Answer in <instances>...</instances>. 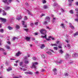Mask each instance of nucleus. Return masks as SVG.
<instances>
[{"label": "nucleus", "instance_id": "393cba45", "mask_svg": "<svg viewBox=\"0 0 78 78\" xmlns=\"http://www.w3.org/2000/svg\"><path fill=\"white\" fill-rule=\"evenodd\" d=\"M46 20H50V18L48 16H47L45 18Z\"/></svg>", "mask_w": 78, "mask_h": 78}, {"label": "nucleus", "instance_id": "20e7f679", "mask_svg": "<svg viewBox=\"0 0 78 78\" xmlns=\"http://www.w3.org/2000/svg\"><path fill=\"white\" fill-rule=\"evenodd\" d=\"M53 71L54 73V75H56L57 74V70H56V69H53Z\"/></svg>", "mask_w": 78, "mask_h": 78}, {"label": "nucleus", "instance_id": "5701e85b", "mask_svg": "<svg viewBox=\"0 0 78 78\" xmlns=\"http://www.w3.org/2000/svg\"><path fill=\"white\" fill-rule=\"evenodd\" d=\"M43 8H44V9H47V8H48V6H47V5H45L43 6Z\"/></svg>", "mask_w": 78, "mask_h": 78}, {"label": "nucleus", "instance_id": "37998d69", "mask_svg": "<svg viewBox=\"0 0 78 78\" xmlns=\"http://www.w3.org/2000/svg\"><path fill=\"white\" fill-rule=\"evenodd\" d=\"M57 5H58V4L56 3H55V4H53V6H56Z\"/></svg>", "mask_w": 78, "mask_h": 78}, {"label": "nucleus", "instance_id": "69168bd1", "mask_svg": "<svg viewBox=\"0 0 78 78\" xmlns=\"http://www.w3.org/2000/svg\"><path fill=\"white\" fill-rule=\"evenodd\" d=\"M3 54L4 55H6V53L3 52Z\"/></svg>", "mask_w": 78, "mask_h": 78}, {"label": "nucleus", "instance_id": "2eb2a0df", "mask_svg": "<svg viewBox=\"0 0 78 78\" xmlns=\"http://www.w3.org/2000/svg\"><path fill=\"white\" fill-rule=\"evenodd\" d=\"M21 54V53L20 51H19L16 54V56H19L20 54Z\"/></svg>", "mask_w": 78, "mask_h": 78}, {"label": "nucleus", "instance_id": "4c0bfd02", "mask_svg": "<svg viewBox=\"0 0 78 78\" xmlns=\"http://www.w3.org/2000/svg\"><path fill=\"white\" fill-rule=\"evenodd\" d=\"M45 70L44 69H42L41 71V72H45Z\"/></svg>", "mask_w": 78, "mask_h": 78}, {"label": "nucleus", "instance_id": "79ce46f5", "mask_svg": "<svg viewBox=\"0 0 78 78\" xmlns=\"http://www.w3.org/2000/svg\"><path fill=\"white\" fill-rule=\"evenodd\" d=\"M43 3L44 4H45V3H46V1L45 0H43Z\"/></svg>", "mask_w": 78, "mask_h": 78}, {"label": "nucleus", "instance_id": "0eeeda50", "mask_svg": "<svg viewBox=\"0 0 78 78\" xmlns=\"http://www.w3.org/2000/svg\"><path fill=\"white\" fill-rule=\"evenodd\" d=\"M27 11L29 15H30L31 16H33V13H31V12H30V11H29L28 10H27Z\"/></svg>", "mask_w": 78, "mask_h": 78}, {"label": "nucleus", "instance_id": "bb28decb", "mask_svg": "<svg viewBox=\"0 0 78 78\" xmlns=\"http://www.w3.org/2000/svg\"><path fill=\"white\" fill-rule=\"evenodd\" d=\"M59 53H61V54H62V53H63V51L61 49L59 50Z\"/></svg>", "mask_w": 78, "mask_h": 78}, {"label": "nucleus", "instance_id": "7c9ffc66", "mask_svg": "<svg viewBox=\"0 0 78 78\" xmlns=\"http://www.w3.org/2000/svg\"><path fill=\"white\" fill-rule=\"evenodd\" d=\"M16 28L17 29H19V28H20V27H19V25H16Z\"/></svg>", "mask_w": 78, "mask_h": 78}, {"label": "nucleus", "instance_id": "1a4fd4ad", "mask_svg": "<svg viewBox=\"0 0 78 78\" xmlns=\"http://www.w3.org/2000/svg\"><path fill=\"white\" fill-rule=\"evenodd\" d=\"M30 39H31V37H26V39L27 41H30Z\"/></svg>", "mask_w": 78, "mask_h": 78}, {"label": "nucleus", "instance_id": "c756f323", "mask_svg": "<svg viewBox=\"0 0 78 78\" xmlns=\"http://www.w3.org/2000/svg\"><path fill=\"white\" fill-rule=\"evenodd\" d=\"M76 16V17H77L78 19L76 18L74 20H75V21H76V22H78V16Z\"/></svg>", "mask_w": 78, "mask_h": 78}, {"label": "nucleus", "instance_id": "052dcab7", "mask_svg": "<svg viewBox=\"0 0 78 78\" xmlns=\"http://www.w3.org/2000/svg\"><path fill=\"white\" fill-rule=\"evenodd\" d=\"M31 40L32 41H34V40H35V38H32Z\"/></svg>", "mask_w": 78, "mask_h": 78}, {"label": "nucleus", "instance_id": "f3484780", "mask_svg": "<svg viewBox=\"0 0 78 78\" xmlns=\"http://www.w3.org/2000/svg\"><path fill=\"white\" fill-rule=\"evenodd\" d=\"M10 9V7H6L4 8L5 10H8V9Z\"/></svg>", "mask_w": 78, "mask_h": 78}, {"label": "nucleus", "instance_id": "ddd939ff", "mask_svg": "<svg viewBox=\"0 0 78 78\" xmlns=\"http://www.w3.org/2000/svg\"><path fill=\"white\" fill-rule=\"evenodd\" d=\"M44 47H45V45H44V44H41L40 48H41V49H43Z\"/></svg>", "mask_w": 78, "mask_h": 78}, {"label": "nucleus", "instance_id": "680f3d73", "mask_svg": "<svg viewBox=\"0 0 78 78\" xmlns=\"http://www.w3.org/2000/svg\"><path fill=\"white\" fill-rule=\"evenodd\" d=\"M14 66H18V65H17V64H14Z\"/></svg>", "mask_w": 78, "mask_h": 78}, {"label": "nucleus", "instance_id": "39448f33", "mask_svg": "<svg viewBox=\"0 0 78 78\" xmlns=\"http://www.w3.org/2000/svg\"><path fill=\"white\" fill-rule=\"evenodd\" d=\"M0 20H1L2 22H3V23L6 22V20L5 19L3 18H0Z\"/></svg>", "mask_w": 78, "mask_h": 78}, {"label": "nucleus", "instance_id": "ea45409f", "mask_svg": "<svg viewBox=\"0 0 78 78\" xmlns=\"http://www.w3.org/2000/svg\"><path fill=\"white\" fill-rule=\"evenodd\" d=\"M41 57H42V58H45V55H41Z\"/></svg>", "mask_w": 78, "mask_h": 78}, {"label": "nucleus", "instance_id": "8fccbe9b", "mask_svg": "<svg viewBox=\"0 0 78 78\" xmlns=\"http://www.w3.org/2000/svg\"><path fill=\"white\" fill-rule=\"evenodd\" d=\"M30 26H33V25H34V24H33V23H31L30 24Z\"/></svg>", "mask_w": 78, "mask_h": 78}, {"label": "nucleus", "instance_id": "c03bdc74", "mask_svg": "<svg viewBox=\"0 0 78 78\" xmlns=\"http://www.w3.org/2000/svg\"><path fill=\"white\" fill-rule=\"evenodd\" d=\"M44 23V25H47V21H45Z\"/></svg>", "mask_w": 78, "mask_h": 78}, {"label": "nucleus", "instance_id": "6e6d98bb", "mask_svg": "<svg viewBox=\"0 0 78 78\" xmlns=\"http://www.w3.org/2000/svg\"><path fill=\"white\" fill-rule=\"evenodd\" d=\"M33 60H36V57H34L33 58Z\"/></svg>", "mask_w": 78, "mask_h": 78}, {"label": "nucleus", "instance_id": "423d86ee", "mask_svg": "<svg viewBox=\"0 0 78 78\" xmlns=\"http://www.w3.org/2000/svg\"><path fill=\"white\" fill-rule=\"evenodd\" d=\"M24 73H25V74H26V75H28V74L32 75L33 74V73L30 72H26Z\"/></svg>", "mask_w": 78, "mask_h": 78}, {"label": "nucleus", "instance_id": "e433bc0d", "mask_svg": "<svg viewBox=\"0 0 78 78\" xmlns=\"http://www.w3.org/2000/svg\"><path fill=\"white\" fill-rule=\"evenodd\" d=\"M69 11L71 14H73V10H70Z\"/></svg>", "mask_w": 78, "mask_h": 78}, {"label": "nucleus", "instance_id": "13d9d810", "mask_svg": "<svg viewBox=\"0 0 78 78\" xmlns=\"http://www.w3.org/2000/svg\"><path fill=\"white\" fill-rule=\"evenodd\" d=\"M22 22L23 23H22V25H24V23H25V22H24V21H22Z\"/></svg>", "mask_w": 78, "mask_h": 78}, {"label": "nucleus", "instance_id": "603ef678", "mask_svg": "<svg viewBox=\"0 0 78 78\" xmlns=\"http://www.w3.org/2000/svg\"><path fill=\"white\" fill-rule=\"evenodd\" d=\"M52 19L53 20H56V18H55V17H54L52 18Z\"/></svg>", "mask_w": 78, "mask_h": 78}, {"label": "nucleus", "instance_id": "5fc2aeb1", "mask_svg": "<svg viewBox=\"0 0 78 78\" xmlns=\"http://www.w3.org/2000/svg\"><path fill=\"white\" fill-rule=\"evenodd\" d=\"M46 28L47 29H48L49 30H50V29H51L50 28H49V27L48 26L46 27Z\"/></svg>", "mask_w": 78, "mask_h": 78}, {"label": "nucleus", "instance_id": "9d476101", "mask_svg": "<svg viewBox=\"0 0 78 78\" xmlns=\"http://www.w3.org/2000/svg\"><path fill=\"white\" fill-rule=\"evenodd\" d=\"M70 56V55H69L68 54H66V59H68V58H69V57Z\"/></svg>", "mask_w": 78, "mask_h": 78}, {"label": "nucleus", "instance_id": "4468645a", "mask_svg": "<svg viewBox=\"0 0 78 78\" xmlns=\"http://www.w3.org/2000/svg\"><path fill=\"white\" fill-rule=\"evenodd\" d=\"M22 19V17L20 16V17H19L18 16H17L16 18V19L18 20H20V19Z\"/></svg>", "mask_w": 78, "mask_h": 78}, {"label": "nucleus", "instance_id": "7ed1b4c3", "mask_svg": "<svg viewBox=\"0 0 78 78\" xmlns=\"http://www.w3.org/2000/svg\"><path fill=\"white\" fill-rule=\"evenodd\" d=\"M27 58V57L26 56L24 57V59H25L24 60V63L25 64H28V63H29V62H28V61L27 60H25Z\"/></svg>", "mask_w": 78, "mask_h": 78}, {"label": "nucleus", "instance_id": "412c9836", "mask_svg": "<svg viewBox=\"0 0 78 78\" xmlns=\"http://www.w3.org/2000/svg\"><path fill=\"white\" fill-rule=\"evenodd\" d=\"M51 46H55L56 47H58V45H57L56 44H51Z\"/></svg>", "mask_w": 78, "mask_h": 78}, {"label": "nucleus", "instance_id": "72a5a7b5", "mask_svg": "<svg viewBox=\"0 0 78 78\" xmlns=\"http://www.w3.org/2000/svg\"><path fill=\"white\" fill-rule=\"evenodd\" d=\"M61 11L62 12H65V10L62 9H61Z\"/></svg>", "mask_w": 78, "mask_h": 78}, {"label": "nucleus", "instance_id": "09e8293b", "mask_svg": "<svg viewBox=\"0 0 78 78\" xmlns=\"http://www.w3.org/2000/svg\"><path fill=\"white\" fill-rule=\"evenodd\" d=\"M7 44H9V45H10V44H11V42H10L8 41L7 42Z\"/></svg>", "mask_w": 78, "mask_h": 78}, {"label": "nucleus", "instance_id": "4d7b16f0", "mask_svg": "<svg viewBox=\"0 0 78 78\" xmlns=\"http://www.w3.org/2000/svg\"><path fill=\"white\" fill-rule=\"evenodd\" d=\"M65 75L66 76H68V74L67 73H66L65 74Z\"/></svg>", "mask_w": 78, "mask_h": 78}, {"label": "nucleus", "instance_id": "58836bf2", "mask_svg": "<svg viewBox=\"0 0 78 78\" xmlns=\"http://www.w3.org/2000/svg\"><path fill=\"white\" fill-rule=\"evenodd\" d=\"M57 63H58L59 64H61V63L62 62V60H60V62H58L57 61Z\"/></svg>", "mask_w": 78, "mask_h": 78}, {"label": "nucleus", "instance_id": "a19ab883", "mask_svg": "<svg viewBox=\"0 0 78 78\" xmlns=\"http://www.w3.org/2000/svg\"><path fill=\"white\" fill-rule=\"evenodd\" d=\"M8 2L10 3L11 2H13V0H8Z\"/></svg>", "mask_w": 78, "mask_h": 78}, {"label": "nucleus", "instance_id": "49530a36", "mask_svg": "<svg viewBox=\"0 0 78 78\" xmlns=\"http://www.w3.org/2000/svg\"><path fill=\"white\" fill-rule=\"evenodd\" d=\"M36 25H37V24H38V22H35L34 23Z\"/></svg>", "mask_w": 78, "mask_h": 78}, {"label": "nucleus", "instance_id": "de8ad7c7", "mask_svg": "<svg viewBox=\"0 0 78 78\" xmlns=\"http://www.w3.org/2000/svg\"><path fill=\"white\" fill-rule=\"evenodd\" d=\"M45 16V14H42L40 16V17H42V16Z\"/></svg>", "mask_w": 78, "mask_h": 78}, {"label": "nucleus", "instance_id": "864d4df0", "mask_svg": "<svg viewBox=\"0 0 78 78\" xmlns=\"http://www.w3.org/2000/svg\"><path fill=\"white\" fill-rule=\"evenodd\" d=\"M25 5L26 6H27L28 5V4L27 2H26L25 3Z\"/></svg>", "mask_w": 78, "mask_h": 78}, {"label": "nucleus", "instance_id": "338daca9", "mask_svg": "<svg viewBox=\"0 0 78 78\" xmlns=\"http://www.w3.org/2000/svg\"><path fill=\"white\" fill-rule=\"evenodd\" d=\"M34 34H35V35L36 36V35H37V34H38V33H34Z\"/></svg>", "mask_w": 78, "mask_h": 78}, {"label": "nucleus", "instance_id": "a211bd4d", "mask_svg": "<svg viewBox=\"0 0 78 78\" xmlns=\"http://www.w3.org/2000/svg\"><path fill=\"white\" fill-rule=\"evenodd\" d=\"M77 56H78L77 54H76V53H75L72 56L74 58H75V57Z\"/></svg>", "mask_w": 78, "mask_h": 78}, {"label": "nucleus", "instance_id": "f257e3e1", "mask_svg": "<svg viewBox=\"0 0 78 78\" xmlns=\"http://www.w3.org/2000/svg\"><path fill=\"white\" fill-rule=\"evenodd\" d=\"M42 35L41 36L42 37H43V38H45L46 40L48 41H50V38H47V35H46V33H47V30L44 29H42L40 31Z\"/></svg>", "mask_w": 78, "mask_h": 78}, {"label": "nucleus", "instance_id": "2f4dec72", "mask_svg": "<svg viewBox=\"0 0 78 78\" xmlns=\"http://www.w3.org/2000/svg\"><path fill=\"white\" fill-rule=\"evenodd\" d=\"M0 50L2 51H5V49H4L3 48H0Z\"/></svg>", "mask_w": 78, "mask_h": 78}, {"label": "nucleus", "instance_id": "cd10ccee", "mask_svg": "<svg viewBox=\"0 0 78 78\" xmlns=\"http://www.w3.org/2000/svg\"><path fill=\"white\" fill-rule=\"evenodd\" d=\"M2 2L5 3H7V0H3Z\"/></svg>", "mask_w": 78, "mask_h": 78}, {"label": "nucleus", "instance_id": "9b49d317", "mask_svg": "<svg viewBox=\"0 0 78 78\" xmlns=\"http://www.w3.org/2000/svg\"><path fill=\"white\" fill-rule=\"evenodd\" d=\"M61 27L62 28H65V25L64 23H61L60 25Z\"/></svg>", "mask_w": 78, "mask_h": 78}, {"label": "nucleus", "instance_id": "6e6552de", "mask_svg": "<svg viewBox=\"0 0 78 78\" xmlns=\"http://www.w3.org/2000/svg\"><path fill=\"white\" fill-rule=\"evenodd\" d=\"M69 27L72 28V29H74V27L72 25V24L71 23H69Z\"/></svg>", "mask_w": 78, "mask_h": 78}, {"label": "nucleus", "instance_id": "774afa93", "mask_svg": "<svg viewBox=\"0 0 78 78\" xmlns=\"http://www.w3.org/2000/svg\"><path fill=\"white\" fill-rule=\"evenodd\" d=\"M76 5H78V2H76Z\"/></svg>", "mask_w": 78, "mask_h": 78}, {"label": "nucleus", "instance_id": "a878e982", "mask_svg": "<svg viewBox=\"0 0 78 78\" xmlns=\"http://www.w3.org/2000/svg\"><path fill=\"white\" fill-rule=\"evenodd\" d=\"M4 31L3 29H0V32H1V33H3Z\"/></svg>", "mask_w": 78, "mask_h": 78}, {"label": "nucleus", "instance_id": "c9c22d12", "mask_svg": "<svg viewBox=\"0 0 78 78\" xmlns=\"http://www.w3.org/2000/svg\"><path fill=\"white\" fill-rule=\"evenodd\" d=\"M20 66H21L22 65H23V62H21L20 63Z\"/></svg>", "mask_w": 78, "mask_h": 78}, {"label": "nucleus", "instance_id": "4be33fe9", "mask_svg": "<svg viewBox=\"0 0 78 78\" xmlns=\"http://www.w3.org/2000/svg\"><path fill=\"white\" fill-rule=\"evenodd\" d=\"M5 47L7 49H9V48H10L9 46H8V45H6L5 46Z\"/></svg>", "mask_w": 78, "mask_h": 78}, {"label": "nucleus", "instance_id": "f704fd0d", "mask_svg": "<svg viewBox=\"0 0 78 78\" xmlns=\"http://www.w3.org/2000/svg\"><path fill=\"white\" fill-rule=\"evenodd\" d=\"M54 49L55 50H58V48L57 47H54Z\"/></svg>", "mask_w": 78, "mask_h": 78}, {"label": "nucleus", "instance_id": "3c124183", "mask_svg": "<svg viewBox=\"0 0 78 78\" xmlns=\"http://www.w3.org/2000/svg\"><path fill=\"white\" fill-rule=\"evenodd\" d=\"M59 42H60V41H56V43L57 44H59Z\"/></svg>", "mask_w": 78, "mask_h": 78}, {"label": "nucleus", "instance_id": "a18cd8bd", "mask_svg": "<svg viewBox=\"0 0 78 78\" xmlns=\"http://www.w3.org/2000/svg\"><path fill=\"white\" fill-rule=\"evenodd\" d=\"M67 46H68V47L69 48H70V44H68Z\"/></svg>", "mask_w": 78, "mask_h": 78}, {"label": "nucleus", "instance_id": "0e129e2a", "mask_svg": "<svg viewBox=\"0 0 78 78\" xmlns=\"http://www.w3.org/2000/svg\"><path fill=\"white\" fill-rule=\"evenodd\" d=\"M3 11V10H2V9H0V13H1Z\"/></svg>", "mask_w": 78, "mask_h": 78}, {"label": "nucleus", "instance_id": "c85d7f7f", "mask_svg": "<svg viewBox=\"0 0 78 78\" xmlns=\"http://www.w3.org/2000/svg\"><path fill=\"white\" fill-rule=\"evenodd\" d=\"M28 19V18H27V16H25L24 17V20H27Z\"/></svg>", "mask_w": 78, "mask_h": 78}, {"label": "nucleus", "instance_id": "aec40b11", "mask_svg": "<svg viewBox=\"0 0 78 78\" xmlns=\"http://www.w3.org/2000/svg\"><path fill=\"white\" fill-rule=\"evenodd\" d=\"M12 70V68L11 67H9L8 69H7V70L8 71V72H9L10 70Z\"/></svg>", "mask_w": 78, "mask_h": 78}, {"label": "nucleus", "instance_id": "6ab92c4d", "mask_svg": "<svg viewBox=\"0 0 78 78\" xmlns=\"http://www.w3.org/2000/svg\"><path fill=\"white\" fill-rule=\"evenodd\" d=\"M8 28L9 30H12L13 29V27H11L10 26H8Z\"/></svg>", "mask_w": 78, "mask_h": 78}, {"label": "nucleus", "instance_id": "f03ea898", "mask_svg": "<svg viewBox=\"0 0 78 78\" xmlns=\"http://www.w3.org/2000/svg\"><path fill=\"white\" fill-rule=\"evenodd\" d=\"M33 65L31 67V68H34V69H36V66L37 64V62H36L35 63H33Z\"/></svg>", "mask_w": 78, "mask_h": 78}, {"label": "nucleus", "instance_id": "e2e57ef3", "mask_svg": "<svg viewBox=\"0 0 78 78\" xmlns=\"http://www.w3.org/2000/svg\"><path fill=\"white\" fill-rule=\"evenodd\" d=\"M23 71H26L27 70V69H23Z\"/></svg>", "mask_w": 78, "mask_h": 78}, {"label": "nucleus", "instance_id": "bf43d9fd", "mask_svg": "<svg viewBox=\"0 0 78 78\" xmlns=\"http://www.w3.org/2000/svg\"><path fill=\"white\" fill-rule=\"evenodd\" d=\"M58 47L59 48H62V47H61V46H58Z\"/></svg>", "mask_w": 78, "mask_h": 78}, {"label": "nucleus", "instance_id": "f8f14e48", "mask_svg": "<svg viewBox=\"0 0 78 78\" xmlns=\"http://www.w3.org/2000/svg\"><path fill=\"white\" fill-rule=\"evenodd\" d=\"M75 11L76 12V13L77 14L75 15L76 16H77L78 17V8H76V9H75Z\"/></svg>", "mask_w": 78, "mask_h": 78}, {"label": "nucleus", "instance_id": "b1692460", "mask_svg": "<svg viewBox=\"0 0 78 78\" xmlns=\"http://www.w3.org/2000/svg\"><path fill=\"white\" fill-rule=\"evenodd\" d=\"M78 35V32H76L74 35V36H77Z\"/></svg>", "mask_w": 78, "mask_h": 78}, {"label": "nucleus", "instance_id": "473e14b6", "mask_svg": "<svg viewBox=\"0 0 78 78\" xmlns=\"http://www.w3.org/2000/svg\"><path fill=\"white\" fill-rule=\"evenodd\" d=\"M47 53H48V55H51V51H48L47 52Z\"/></svg>", "mask_w": 78, "mask_h": 78}, {"label": "nucleus", "instance_id": "dca6fc26", "mask_svg": "<svg viewBox=\"0 0 78 78\" xmlns=\"http://www.w3.org/2000/svg\"><path fill=\"white\" fill-rule=\"evenodd\" d=\"M2 11L3 12L2 16H6V12H5V11L4 10H3Z\"/></svg>", "mask_w": 78, "mask_h": 78}]
</instances>
